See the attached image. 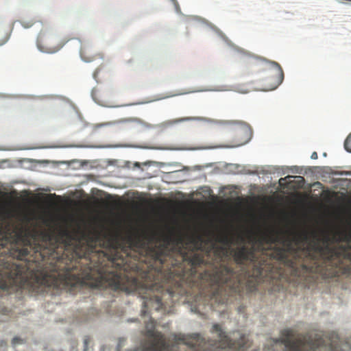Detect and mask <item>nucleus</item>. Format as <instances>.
<instances>
[{
	"label": "nucleus",
	"mask_w": 351,
	"mask_h": 351,
	"mask_svg": "<svg viewBox=\"0 0 351 351\" xmlns=\"http://www.w3.org/2000/svg\"><path fill=\"white\" fill-rule=\"evenodd\" d=\"M299 178H300V179H302V180H303V178H302V176H300V177H299Z\"/></svg>",
	"instance_id": "nucleus-21"
},
{
	"label": "nucleus",
	"mask_w": 351,
	"mask_h": 351,
	"mask_svg": "<svg viewBox=\"0 0 351 351\" xmlns=\"http://www.w3.org/2000/svg\"><path fill=\"white\" fill-rule=\"evenodd\" d=\"M280 346L282 351H321L324 339L320 337L312 338L308 334L295 337L293 330L285 329L281 338L274 341V346Z\"/></svg>",
	"instance_id": "nucleus-3"
},
{
	"label": "nucleus",
	"mask_w": 351,
	"mask_h": 351,
	"mask_svg": "<svg viewBox=\"0 0 351 351\" xmlns=\"http://www.w3.org/2000/svg\"><path fill=\"white\" fill-rule=\"evenodd\" d=\"M129 245L154 261L145 274V295L141 315L148 309H162L163 298H171L183 282L206 278L210 282L211 298L223 304L229 297L252 293L265 277L280 274V265L301 277L317 274L332 278L351 273V234L339 233L344 245L331 247L328 236L321 238L315 232L289 231L271 228L245 245L230 249L232 237L219 234L217 242L204 254L199 252L202 237L164 234L160 237L134 233L128 237Z\"/></svg>",
	"instance_id": "nucleus-1"
},
{
	"label": "nucleus",
	"mask_w": 351,
	"mask_h": 351,
	"mask_svg": "<svg viewBox=\"0 0 351 351\" xmlns=\"http://www.w3.org/2000/svg\"><path fill=\"white\" fill-rule=\"evenodd\" d=\"M21 339L14 337L13 341H12V343H13V346H15L21 343Z\"/></svg>",
	"instance_id": "nucleus-13"
},
{
	"label": "nucleus",
	"mask_w": 351,
	"mask_h": 351,
	"mask_svg": "<svg viewBox=\"0 0 351 351\" xmlns=\"http://www.w3.org/2000/svg\"><path fill=\"white\" fill-rule=\"evenodd\" d=\"M190 118H182V119H176V121H174V123H178V122H181V121H185L186 120H189Z\"/></svg>",
	"instance_id": "nucleus-15"
},
{
	"label": "nucleus",
	"mask_w": 351,
	"mask_h": 351,
	"mask_svg": "<svg viewBox=\"0 0 351 351\" xmlns=\"http://www.w3.org/2000/svg\"><path fill=\"white\" fill-rule=\"evenodd\" d=\"M8 38H10V30H8L2 36H0V47L5 45L8 42Z\"/></svg>",
	"instance_id": "nucleus-8"
},
{
	"label": "nucleus",
	"mask_w": 351,
	"mask_h": 351,
	"mask_svg": "<svg viewBox=\"0 0 351 351\" xmlns=\"http://www.w3.org/2000/svg\"><path fill=\"white\" fill-rule=\"evenodd\" d=\"M88 343V338L86 337L84 339V345L87 346V343Z\"/></svg>",
	"instance_id": "nucleus-18"
},
{
	"label": "nucleus",
	"mask_w": 351,
	"mask_h": 351,
	"mask_svg": "<svg viewBox=\"0 0 351 351\" xmlns=\"http://www.w3.org/2000/svg\"><path fill=\"white\" fill-rule=\"evenodd\" d=\"M266 72L267 73V83L269 84L267 90H274L282 83L283 80V72L281 66L275 62L256 57H251L246 59L243 67V77L250 74Z\"/></svg>",
	"instance_id": "nucleus-4"
},
{
	"label": "nucleus",
	"mask_w": 351,
	"mask_h": 351,
	"mask_svg": "<svg viewBox=\"0 0 351 351\" xmlns=\"http://www.w3.org/2000/svg\"><path fill=\"white\" fill-rule=\"evenodd\" d=\"M80 56H82V58H83L84 61L86 62H89L91 61L92 58H88L86 56V49H82V51H80Z\"/></svg>",
	"instance_id": "nucleus-9"
},
{
	"label": "nucleus",
	"mask_w": 351,
	"mask_h": 351,
	"mask_svg": "<svg viewBox=\"0 0 351 351\" xmlns=\"http://www.w3.org/2000/svg\"><path fill=\"white\" fill-rule=\"evenodd\" d=\"M310 158H311V159H313V160L317 159V153L315 152H313V154H311V156H310Z\"/></svg>",
	"instance_id": "nucleus-16"
},
{
	"label": "nucleus",
	"mask_w": 351,
	"mask_h": 351,
	"mask_svg": "<svg viewBox=\"0 0 351 351\" xmlns=\"http://www.w3.org/2000/svg\"><path fill=\"white\" fill-rule=\"evenodd\" d=\"M284 180H285V178H281V179H280V181Z\"/></svg>",
	"instance_id": "nucleus-22"
},
{
	"label": "nucleus",
	"mask_w": 351,
	"mask_h": 351,
	"mask_svg": "<svg viewBox=\"0 0 351 351\" xmlns=\"http://www.w3.org/2000/svg\"><path fill=\"white\" fill-rule=\"evenodd\" d=\"M132 285H133L134 289H136V287H137V280L136 278L132 279Z\"/></svg>",
	"instance_id": "nucleus-14"
},
{
	"label": "nucleus",
	"mask_w": 351,
	"mask_h": 351,
	"mask_svg": "<svg viewBox=\"0 0 351 351\" xmlns=\"http://www.w3.org/2000/svg\"><path fill=\"white\" fill-rule=\"evenodd\" d=\"M329 350H330V351H343V350L337 349V346H336V341H331L330 345H329Z\"/></svg>",
	"instance_id": "nucleus-10"
},
{
	"label": "nucleus",
	"mask_w": 351,
	"mask_h": 351,
	"mask_svg": "<svg viewBox=\"0 0 351 351\" xmlns=\"http://www.w3.org/2000/svg\"><path fill=\"white\" fill-rule=\"evenodd\" d=\"M344 148L346 152L351 153V133L345 139Z\"/></svg>",
	"instance_id": "nucleus-7"
},
{
	"label": "nucleus",
	"mask_w": 351,
	"mask_h": 351,
	"mask_svg": "<svg viewBox=\"0 0 351 351\" xmlns=\"http://www.w3.org/2000/svg\"><path fill=\"white\" fill-rule=\"evenodd\" d=\"M35 22L34 21H30L29 22H23V21H21V25H23V27H24V28H29L30 27H32L34 23Z\"/></svg>",
	"instance_id": "nucleus-12"
},
{
	"label": "nucleus",
	"mask_w": 351,
	"mask_h": 351,
	"mask_svg": "<svg viewBox=\"0 0 351 351\" xmlns=\"http://www.w3.org/2000/svg\"><path fill=\"white\" fill-rule=\"evenodd\" d=\"M5 313H6V310L1 311V314H5Z\"/></svg>",
	"instance_id": "nucleus-20"
},
{
	"label": "nucleus",
	"mask_w": 351,
	"mask_h": 351,
	"mask_svg": "<svg viewBox=\"0 0 351 351\" xmlns=\"http://www.w3.org/2000/svg\"><path fill=\"white\" fill-rule=\"evenodd\" d=\"M145 335L150 339L149 345L143 348H138L135 351H169V346L165 341L162 334L155 330V322L150 319L145 324ZM211 333L218 335V345L214 350L212 346L207 345L201 335L198 333L191 335L188 337L181 336L178 337V341L189 346L191 351H245L248 347V341L245 335L239 332H234V336L238 337V341H232L222 330L219 324H214L211 328Z\"/></svg>",
	"instance_id": "nucleus-2"
},
{
	"label": "nucleus",
	"mask_w": 351,
	"mask_h": 351,
	"mask_svg": "<svg viewBox=\"0 0 351 351\" xmlns=\"http://www.w3.org/2000/svg\"><path fill=\"white\" fill-rule=\"evenodd\" d=\"M121 121V122L136 123H141L140 119H138L137 118H128V119H121V121Z\"/></svg>",
	"instance_id": "nucleus-11"
},
{
	"label": "nucleus",
	"mask_w": 351,
	"mask_h": 351,
	"mask_svg": "<svg viewBox=\"0 0 351 351\" xmlns=\"http://www.w3.org/2000/svg\"><path fill=\"white\" fill-rule=\"evenodd\" d=\"M56 36L52 31L42 29L36 38V47L42 52L54 53L60 49V45H56Z\"/></svg>",
	"instance_id": "nucleus-6"
},
{
	"label": "nucleus",
	"mask_w": 351,
	"mask_h": 351,
	"mask_svg": "<svg viewBox=\"0 0 351 351\" xmlns=\"http://www.w3.org/2000/svg\"><path fill=\"white\" fill-rule=\"evenodd\" d=\"M105 125H106V123L97 124V125H95V126H94V128L97 129V128H99L100 127L105 126Z\"/></svg>",
	"instance_id": "nucleus-17"
},
{
	"label": "nucleus",
	"mask_w": 351,
	"mask_h": 351,
	"mask_svg": "<svg viewBox=\"0 0 351 351\" xmlns=\"http://www.w3.org/2000/svg\"><path fill=\"white\" fill-rule=\"evenodd\" d=\"M110 264H112V266L116 265L117 269L109 271L107 274L100 272V274H101V279L105 280L108 282V285L115 289H126V287L123 285V277L121 275V271H125L123 260L119 259L117 255H115L110 259Z\"/></svg>",
	"instance_id": "nucleus-5"
},
{
	"label": "nucleus",
	"mask_w": 351,
	"mask_h": 351,
	"mask_svg": "<svg viewBox=\"0 0 351 351\" xmlns=\"http://www.w3.org/2000/svg\"><path fill=\"white\" fill-rule=\"evenodd\" d=\"M346 348H349V350L351 351V346H349L348 343H346Z\"/></svg>",
	"instance_id": "nucleus-19"
}]
</instances>
